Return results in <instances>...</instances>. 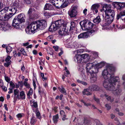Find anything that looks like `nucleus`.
<instances>
[{"instance_id": "nucleus-1", "label": "nucleus", "mask_w": 125, "mask_h": 125, "mask_svg": "<svg viewBox=\"0 0 125 125\" xmlns=\"http://www.w3.org/2000/svg\"><path fill=\"white\" fill-rule=\"evenodd\" d=\"M105 64L104 62H102L99 64L94 65L93 63H88L86 64V70L87 74L91 75L90 81L93 83L96 81L97 76L96 73L98 72V68L103 66Z\"/></svg>"}, {"instance_id": "nucleus-2", "label": "nucleus", "mask_w": 125, "mask_h": 125, "mask_svg": "<svg viewBox=\"0 0 125 125\" xmlns=\"http://www.w3.org/2000/svg\"><path fill=\"white\" fill-rule=\"evenodd\" d=\"M16 12V9L13 7H5L0 11V20L8 21Z\"/></svg>"}, {"instance_id": "nucleus-3", "label": "nucleus", "mask_w": 125, "mask_h": 125, "mask_svg": "<svg viewBox=\"0 0 125 125\" xmlns=\"http://www.w3.org/2000/svg\"><path fill=\"white\" fill-rule=\"evenodd\" d=\"M103 85L107 90H112L114 88V85L116 84V82H119L120 79L118 77H114L112 79L110 78L104 79Z\"/></svg>"}, {"instance_id": "nucleus-4", "label": "nucleus", "mask_w": 125, "mask_h": 125, "mask_svg": "<svg viewBox=\"0 0 125 125\" xmlns=\"http://www.w3.org/2000/svg\"><path fill=\"white\" fill-rule=\"evenodd\" d=\"M36 31L40 30H42L46 26V21L43 20H41L32 22Z\"/></svg>"}, {"instance_id": "nucleus-5", "label": "nucleus", "mask_w": 125, "mask_h": 125, "mask_svg": "<svg viewBox=\"0 0 125 125\" xmlns=\"http://www.w3.org/2000/svg\"><path fill=\"white\" fill-rule=\"evenodd\" d=\"M112 68L109 65H107L103 71L102 75L104 79L110 78L112 79L114 77L113 75H111L110 74L111 71H112Z\"/></svg>"}, {"instance_id": "nucleus-6", "label": "nucleus", "mask_w": 125, "mask_h": 125, "mask_svg": "<svg viewBox=\"0 0 125 125\" xmlns=\"http://www.w3.org/2000/svg\"><path fill=\"white\" fill-rule=\"evenodd\" d=\"M82 25H81L82 28L83 30H86L90 29L92 28L93 26V24L89 21H84L81 22Z\"/></svg>"}, {"instance_id": "nucleus-7", "label": "nucleus", "mask_w": 125, "mask_h": 125, "mask_svg": "<svg viewBox=\"0 0 125 125\" xmlns=\"http://www.w3.org/2000/svg\"><path fill=\"white\" fill-rule=\"evenodd\" d=\"M61 26L62 23L61 21L57 20L54 23L52 24L49 28V30L50 31H54Z\"/></svg>"}, {"instance_id": "nucleus-8", "label": "nucleus", "mask_w": 125, "mask_h": 125, "mask_svg": "<svg viewBox=\"0 0 125 125\" xmlns=\"http://www.w3.org/2000/svg\"><path fill=\"white\" fill-rule=\"evenodd\" d=\"M77 6H74L72 7L71 9L68 11V13L69 16L71 18L76 17L77 14Z\"/></svg>"}, {"instance_id": "nucleus-9", "label": "nucleus", "mask_w": 125, "mask_h": 125, "mask_svg": "<svg viewBox=\"0 0 125 125\" xmlns=\"http://www.w3.org/2000/svg\"><path fill=\"white\" fill-rule=\"evenodd\" d=\"M33 26L32 23L27 26L25 30L27 33L28 34H33L36 32Z\"/></svg>"}, {"instance_id": "nucleus-10", "label": "nucleus", "mask_w": 125, "mask_h": 125, "mask_svg": "<svg viewBox=\"0 0 125 125\" xmlns=\"http://www.w3.org/2000/svg\"><path fill=\"white\" fill-rule=\"evenodd\" d=\"M104 12V14L103 13V15H102L103 17H104V16H108V17H114L115 15V12L114 10H105Z\"/></svg>"}, {"instance_id": "nucleus-11", "label": "nucleus", "mask_w": 125, "mask_h": 125, "mask_svg": "<svg viewBox=\"0 0 125 125\" xmlns=\"http://www.w3.org/2000/svg\"><path fill=\"white\" fill-rule=\"evenodd\" d=\"M62 28L59 30V35L62 36H64L68 35V28L66 26H62Z\"/></svg>"}, {"instance_id": "nucleus-12", "label": "nucleus", "mask_w": 125, "mask_h": 125, "mask_svg": "<svg viewBox=\"0 0 125 125\" xmlns=\"http://www.w3.org/2000/svg\"><path fill=\"white\" fill-rule=\"evenodd\" d=\"M10 28V25L7 23H0V30L5 31L8 30Z\"/></svg>"}, {"instance_id": "nucleus-13", "label": "nucleus", "mask_w": 125, "mask_h": 125, "mask_svg": "<svg viewBox=\"0 0 125 125\" xmlns=\"http://www.w3.org/2000/svg\"><path fill=\"white\" fill-rule=\"evenodd\" d=\"M76 0H59V2L60 3L61 2H62V4L61 5V8H63L66 7V6L64 4H68L71 2H73Z\"/></svg>"}, {"instance_id": "nucleus-14", "label": "nucleus", "mask_w": 125, "mask_h": 125, "mask_svg": "<svg viewBox=\"0 0 125 125\" xmlns=\"http://www.w3.org/2000/svg\"><path fill=\"white\" fill-rule=\"evenodd\" d=\"M117 86H118V88L116 89H115V86L114 85V88L113 90H111L112 92L115 95H120L121 92L122 90L121 89L119 88V87H120V85L119 84H118Z\"/></svg>"}, {"instance_id": "nucleus-15", "label": "nucleus", "mask_w": 125, "mask_h": 125, "mask_svg": "<svg viewBox=\"0 0 125 125\" xmlns=\"http://www.w3.org/2000/svg\"><path fill=\"white\" fill-rule=\"evenodd\" d=\"M17 18L19 21V23H21L25 22V17L24 14L21 13L18 15Z\"/></svg>"}, {"instance_id": "nucleus-16", "label": "nucleus", "mask_w": 125, "mask_h": 125, "mask_svg": "<svg viewBox=\"0 0 125 125\" xmlns=\"http://www.w3.org/2000/svg\"><path fill=\"white\" fill-rule=\"evenodd\" d=\"M105 21L106 24L107 25L111 23L113 21L114 17H108V16H104L103 17Z\"/></svg>"}, {"instance_id": "nucleus-17", "label": "nucleus", "mask_w": 125, "mask_h": 125, "mask_svg": "<svg viewBox=\"0 0 125 125\" xmlns=\"http://www.w3.org/2000/svg\"><path fill=\"white\" fill-rule=\"evenodd\" d=\"M49 1L52 3V5L55 6L56 7L59 8V7L60 5H58L57 4L59 3V0H48Z\"/></svg>"}, {"instance_id": "nucleus-18", "label": "nucleus", "mask_w": 125, "mask_h": 125, "mask_svg": "<svg viewBox=\"0 0 125 125\" xmlns=\"http://www.w3.org/2000/svg\"><path fill=\"white\" fill-rule=\"evenodd\" d=\"M74 58L75 61H76L77 63H81L82 60V57H81V55H80L77 54L76 55Z\"/></svg>"}, {"instance_id": "nucleus-19", "label": "nucleus", "mask_w": 125, "mask_h": 125, "mask_svg": "<svg viewBox=\"0 0 125 125\" xmlns=\"http://www.w3.org/2000/svg\"><path fill=\"white\" fill-rule=\"evenodd\" d=\"M113 5L114 7L118 10H121L122 8L121 6L120 2H115L113 3Z\"/></svg>"}, {"instance_id": "nucleus-20", "label": "nucleus", "mask_w": 125, "mask_h": 125, "mask_svg": "<svg viewBox=\"0 0 125 125\" xmlns=\"http://www.w3.org/2000/svg\"><path fill=\"white\" fill-rule=\"evenodd\" d=\"M53 9V8L52 5L50 4H46L44 8V9L45 10H51Z\"/></svg>"}, {"instance_id": "nucleus-21", "label": "nucleus", "mask_w": 125, "mask_h": 125, "mask_svg": "<svg viewBox=\"0 0 125 125\" xmlns=\"http://www.w3.org/2000/svg\"><path fill=\"white\" fill-rule=\"evenodd\" d=\"M89 89L91 91L97 90L98 89V86L95 85H93L89 86Z\"/></svg>"}, {"instance_id": "nucleus-22", "label": "nucleus", "mask_w": 125, "mask_h": 125, "mask_svg": "<svg viewBox=\"0 0 125 125\" xmlns=\"http://www.w3.org/2000/svg\"><path fill=\"white\" fill-rule=\"evenodd\" d=\"M104 96L106 98V99L107 100L109 101L110 102H112L114 100V99L113 97L108 96L106 94H105L104 95H101L100 96L101 97H103Z\"/></svg>"}, {"instance_id": "nucleus-23", "label": "nucleus", "mask_w": 125, "mask_h": 125, "mask_svg": "<svg viewBox=\"0 0 125 125\" xmlns=\"http://www.w3.org/2000/svg\"><path fill=\"white\" fill-rule=\"evenodd\" d=\"M85 32L87 38L88 37L93 35L95 31L94 30H92Z\"/></svg>"}, {"instance_id": "nucleus-24", "label": "nucleus", "mask_w": 125, "mask_h": 125, "mask_svg": "<svg viewBox=\"0 0 125 125\" xmlns=\"http://www.w3.org/2000/svg\"><path fill=\"white\" fill-rule=\"evenodd\" d=\"M20 6V4L18 2L15 1L14 2L12 6H10L9 7H13L14 8H15L16 9V12L17 10V8H19Z\"/></svg>"}, {"instance_id": "nucleus-25", "label": "nucleus", "mask_w": 125, "mask_h": 125, "mask_svg": "<svg viewBox=\"0 0 125 125\" xmlns=\"http://www.w3.org/2000/svg\"><path fill=\"white\" fill-rule=\"evenodd\" d=\"M60 114L62 116H63L62 118V120L64 121L66 119H67V118H66V115H65V113L63 111H60Z\"/></svg>"}, {"instance_id": "nucleus-26", "label": "nucleus", "mask_w": 125, "mask_h": 125, "mask_svg": "<svg viewBox=\"0 0 125 125\" xmlns=\"http://www.w3.org/2000/svg\"><path fill=\"white\" fill-rule=\"evenodd\" d=\"M58 89L61 93L65 95L66 94V91L64 88L62 86L60 87H58Z\"/></svg>"}, {"instance_id": "nucleus-27", "label": "nucleus", "mask_w": 125, "mask_h": 125, "mask_svg": "<svg viewBox=\"0 0 125 125\" xmlns=\"http://www.w3.org/2000/svg\"><path fill=\"white\" fill-rule=\"evenodd\" d=\"M125 15V10L121 12L119 14L117 15V19L118 20L121 18V17Z\"/></svg>"}, {"instance_id": "nucleus-28", "label": "nucleus", "mask_w": 125, "mask_h": 125, "mask_svg": "<svg viewBox=\"0 0 125 125\" xmlns=\"http://www.w3.org/2000/svg\"><path fill=\"white\" fill-rule=\"evenodd\" d=\"M99 7L100 5L98 4H94L92 6L91 9L92 10H94L95 9H97Z\"/></svg>"}, {"instance_id": "nucleus-29", "label": "nucleus", "mask_w": 125, "mask_h": 125, "mask_svg": "<svg viewBox=\"0 0 125 125\" xmlns=\"http://www.w3.org/2000/svg\"><path fill=\"white\" fill-rule=\"evenodd\" d=\"M78 38L79 39L87 38V35L86 34V32H85L81 33L78 35Z\"/></svg>"}, {"instance_id": "nucleus-30", "label": "nucleus", "mask_w": 125, "mask_h": 125, "mask_svg": "<svg viewBox=\"0 0 125 125\" xmlns=\"http://www.w3.org/2000/svg\"><path fill=\"white\" fill-rule=\"evenodd\" d=\"M59 118L58 114H57L56 115L53 116V122L54 124H56L58 121V119Z\"/></svg>"}, {"instance_id": "nucleus-31", "label": "nucleus", "mask_w": 125, "mask_h": 125, "mask_svg": "<svg viewBox=\"0 0 125 125\" xmlns=\"http://www.w3.org/2000/svg\"><path fill=\"white\" fill-rule=\"evenodd\" d=\"M88 89H85L83 91V95L86 94L87 95H89L91 94L89 91Z\"/></svg>"}, {"instance_id": "nucleus-32", "label": "nucleus", "mask_w": 125, "mask_h": 125, "mask_svg": "<svg viewBox=\"0 0 125 125\" xmlns=\"http://www.w3.org/2000/svg\"><path fill=\"white\" fill-rule=\"evenodd\" d=\"M101 21V19L100 17L98 16L93 20V21L94 23H99Z\"/></svg>"}, {"instance_id": "nucleus-33", "label": "nucleus", "mask_w": 125, "mask_h": 125, "mask_svg": "<svg viewBox=\"0 0 125 125\" xmlns=\"http://www.w3.org/2000/svg\"><path fill=\"white\" fill-rule=\"evenodd\" d=\"M20 99H25V95L24 91H22L20 93Z\"/></svg>"}, {"instance_id": "nucleus-34", "label": "nucleus", "mask_w": 125, "mask_h": 125, "mask_svg": "<svg viewBox=\"0 0 125 125\" xmlns=\"http://www.w3.org/2000/svg\"><path fill=\"white\" fill-rule=\"evenodd\" d=\"M106 8L105 10H111V6L110 4H104L103 7V8Z\"/></svg>"}, {"instance_id": "nucleus-35", "label": "nucleus", "mask_w": 125, "mask_h": 125, "mask_svg": "<svg viewBox=\"0 0 125 125\" xmlns=\"http://www.w3.org/2000/svg\"><path fill=\"white\" fill-rule=\"evenodd\" d=\"M19 21L17 18L14 19L13 21L12 26H14V25L16 24H19Z\"/></svg>"}, {"instance_id": "nucleus-36", "label": "nucleus", "mask_w": 125, "mask_h": 125, "mask_svg": "<svg viewBox=\"0 0 125 125\" xmlns=\"http://www.w3.org/2000/svg\"><path fill=\"white\" fill-rule=\"evenodd\" d=\"M113 26L114 27H116L118 29H122L125 28V26H121L119 25H116L114 24Z\"/></svg>"}, {"instance_id": "nucleus-37", "label": "nucleus", "mask_w": 125, "mask_h": 125, "mask_svg": "<svg viewBox=\"0 0 125 125\" xmlns=\"http://www.w3.org/2000/svg\"><path fill=\"white\" fill-rule=\"evenodd\" d=\"M6 49L7 53L10 52L12 51V48L9 46H7L6 47Z\"/></svg>"}, {"instance_id": "nucleus-38", "label": "nucleus", "mask_w": 125, "mask_h": 125, "mask_svg": "<svg viewBox=\"0 0 125 125\" xmlns=\"http://www.w3.org/2000/svg\"><path fill=\"white\" fill-rule=\"evenodd\" d=\"M81 57H82V60L83 59H86V60H87V59H88V54H82L81 55Z\"/></svg>"}, {"instance_id": "nucleus-39", "label": "nucleus", "mask_w": 125, "mask_h": 125, "mask_svg": "<svg viewBox=\"0 0 125 125\" xmlns=\"http://www.w3.org/2000/svg\"><path fill=\"white\" fill-rule=\"evenodd\" d=\"M32 8H30L29 9L28 13V14L30 16V18L31 19H33V18L31 17V15L32 12Z\"/></svg>"}, {"instance_id": "nucleus-40", "label": "nucleus", "mask_w": 125, "mask_h": 125, "mask_svg": "<svg viewBox=\"0 0 125 125\" xmlns=\"http://www.w3.org/2000/svg\"><path fill=\"white\" fill-rule=\"evenodd\" d=\"M122 79L123 81L122 84L125 89V74L123 75L122 77Z\"/></svg>"}, {"instance_id": "nucleus-41", "label": "nucleus", "mask_w": 125, "mask_h": 125, "mask_svg": "<svg viewBox=\"0 0 125 125\" xmlns=\"http://www.w3.org/2000/svg\"><path fill=\"white\" fill-rule=\"evenodd\" d=\"M44 15L46 17L50 16H51V14L50 13L46 11L44 12Z\"/></svg>"}, {"instance_id": "nucleus-42", "label": "nucleus", "mask_w": 125, "mask_h": 125, "mask_svg": "<svg viewBox=\"0 0 125 125\" xmlns=\"http://www.w3.org/2000/svg\"><path fill=\"white\" fill-rule=\"evenodd\" d=\"M36 115L37 117L39 119L41 118V116L39 112H37L36 113Z\"/></svg>"}, {"instance_id": "nucleus-43", "label": "nucleus", "mask_w": 125, "mask_h": 125, "mask_svg": "<svg viewBox=\"0 0 125 125\" xmlns=\"http://www.w3.org/2000/svg\"><path fill=\"white\" fill-rule=\"evenodd\" d=\"M24 85L27 88H29L30 87V85L27 82H24Z\"/></svg>"}, {"instance_id": "nucleus-44", "label": "nucleus", "mask_w": 125, "mask_h": 125, "mask_svg": "<svg viewBox=\"0 0 125 125\" xmlns=\"http://www.w3.org/2000/svg\"><path fill=\"white\" fill-rule=\"evenodd\" d=\"M19 91L17 89H15L14 90V94L15 95L18 96Z\"/></svg>"}, {"instance_id": "nucleus-45", "label": "nucleus", "mask_w": 125, "mask_h": 125, "mask_svg": "<svg viewBox=\"0 0 125 125\" xmlns=\"http://www.w3.org/2000/svg\"><path fill=\"white\" fill-rule=\"evenodd\" d=\"M33 93V90L31 88H30L29 91L28 93L27 94V95H31Z\"/></svg>"}, {"instance_id": "nucleus-46", "label": "nucleus", "mask_w": 125, "mask_h": 125, "mask_svg": "<svg viewBox=\"0 0 125 125\" xmlns=\"http://www.w3.org/2000/svg\"><path fill=\"white\" fill-rule=\"evenodd\" d=\"M11 61H10L9 62H6V63H4V65L6 67H8L10 64H11Z\"/></svg>"}, {"instance_id": "nucleus-47", "label": "nucleus", "mask_w": 125, "mask_h": 125, "mask_svg": "<svg viewBox=\"0 0 125 125\" xmlns=\"http://www.w3.org/2000/svg\"><path fill=\"white\" fill-rule=\"evenodd\" d=\"M24 115L23 114L19 113L17 115V116L18 118L20 119Z\"/></svg>"}, {"instance_id": "nucleus-48", "label": "nucleus", "mask_w": 125, "mask_h": 125, "mask_svg": "<svg viewBox=\"0 0 125 125\" xmlns=\"http://www.w3.org/2000/svg\"><path fill=\"white\" fill-rule=\"evenodd\" d=\"M20 52L22 54L24 55H26V53L24 49L23 48H21L20 50Z\"/></svg>"}, {"instance_id": "nucleus-49", "label": "nucleus", "mask_w": 125, "mask_h": 125, "mask_svg": "<svg viewBox=\"0 0 125 125\" xmlns=\"http://www.w3.org/2000/svg\"><path fill=\"white\" fill-rule=\"evenodd\" d=\"M36 121V120L33 118H32L31 119L30 122L31 124V125H33L35 122Z\"/></svg>"}, {"instance_id": "nucleus-50", "label": "nucleus", "mask_w": 125, "mask_h": 125, "mask_svg": "<svg viewBox=\"0 0 125 125\" xmlns=\"http://www.w3.org/2000/svg\"><path fill=\"white\" fill-rule=\"evenodd\" d=\"M10 84L11 87H12L13 89H14L15 88V85L14 83L11 81H10Z\"/></svg>"}, {"instance_id": "nucleus-51", "label": "nucleus", "mask_w": 125, "mask_h": 125, "mask_svg": "<svg viewBox=\"0 0 125 125\" xmlns=\"http://www.w3.org/2000/svg\"><path fill=\"white\" fill-rule=\"evenodd\" d=\"M14 26H12L15 28L16 29H19L20 28L19 24H16L14 25Z\"/></svg>"}, {"instance_id": "nucleus-52", "label": "nucleus", "mask_w": 125, "mask_h": 125, "mask_svg": "<svg viewBox=\"0 0 125 125\" xmlns=\"http://www.w3.org/2000/svg\"><path fill=\"white\" fill-rule=\"evenodd\" d=\"M14 26H12L15 28L16 29H19L20 28L19 24H16L14 25Z\"/></svg>"}, {"instance_id": "nucleus-53", "label": "nucleus", "mask_w": 125, "mask_h": 125, "mask_svg": "<svg viewBox=\"0 0 125 125\" xmlns=\"http://www.w3.org/2000/svg\"><path fill=\"white\" fill-rule=\"evenodd\" d=\"M120 4H121V6L122 9L125 8V2H120Z\"/></svg>"}, {"instance_id": "nucleus-54", "label": "nucleus", "mask_w": 125, "mask_h": 125, "mask_svg": "<svg viewBox=\"0 0 125 125\" xmlns=\"http://www.w3.org/2000/svg\"><path fill=\"white\" fill-rule=\"evenodd\" d=\"M5 80L8 83H9L10 81V79L7 76H5Z\"/></svg>"}, {"instance_id": "nucleus-55", "label": "nucleus", "mask_w": 125, "mask_h": 125, "mask_svg": "<svg viewBox=\"0 0 125 125\" xmlns=\"http://www.w3.org/2000/svg\"><path fill=\"white\" fill-rule=\"evenodd\" d=\"M11 58L9 56H8L6 58L5 61L6 62H9L10 61H11L10 60Z\"/></svg>"}, {"instance_id": "nucleus-56", "label": "nucleus", "mask_w": 125, "mask_h": 125, "mask_svg": "<svg viewBox=\"0 0 125 125\" xmlns=\"http://www.w3.org/2000/svg\"><path fill=\"white\" fill-rule=\"evenodd\" d=\"M33 106L35 108L37 107L38 106L37 102L33 101Z\"/></svg>"}, {"instance_id": "nucleus-57", "label": "nucleus", "mask_w": 125, "mask_h": 125, "mask_svg": "<svg viewBox=\"0 0 125 125\" xmlns=\"http://www.w3.org/2000/svg\"><path fill=\"white\" fill-rule=\"evenodd\" d=\"M41 76L42 77V78L43 80L44 81L46 80L47 78L46 77H44V74L43 73H41Z\"/></svg>"}, {"instance_id": "nucleus-58", "label": "nucleus", "mask_w": 125, "mask_h": 125, "mask_svg": "<svg viewBox=\"0 0 125 125\" xmlns=\"http://www.w3.org/2000/svg\"><path fill=\"white\" fill-rule=\"evenodd\" d=\"M52 39L53 36H49L47 38V40L49 41H51Z\"/></svg>"}, {"instance_id": "nucleus-59", "label": "nucleus", "mask_w": 125, "mask_h": 125, "mask_svg": "<svg viewBox=\"0 0 125 125\" xmlns=\"http://www.w3.org/2000/svg\"><path fill=\"white\" fill-rule=\"evenodd\" d=\"M81 101L82 102H83L84 104V105H85V106H90L91 105V104H89V103L86 104L83 100H81Z\"/></svg>"}, {"instance_id": "nucleus-60", "label": "nucleus", "mask_w": 125, "mask_h": 125, "mask_svg": "<svg viewBox=\"0 0 125 125\" xmlns=\"http://www.w3.org/2000/svg\"><path fill=\"white\" fill-rule=\"evenodd\" d=\"M2 88V89L4 91L6 92L7 91V88L4 86L3 85V86L1 87Z\"/></svg>"}, {"instance_id": "nucleus-61", "label": "nucleus", "mask_w": 125, "mask_h": 125, "mask_svg": "<svg viewBox=\"0 0 125 125\" xmlns=\"http://www.w3.org/2000/svg\"><path fill=\"white\" fill-rule=\"evenodd\" d=\"M105 106L107 108V109L108 110H109L111 108V106L110 105H109L108 104H106L105 105Z\"/></svg>"}, {"instance_id": "nucleus-62", "label": "nucleus", "mask_w": 125, "mask_h": 125, "mask_svg": "<svg viewBox=\"0 0 125 125\" xmlns=\"http://www.w3.org/2000/svg\"><path fill=\"white\" fill-rule=\"evenodd\" d=\"M53 48L54 49V50L56 51H57L58 50L59 47L58 46H53Z\"/></svg>"}, {"instance_id": "nucleus-63", "label": "nucleus", "mask_w": 125, "mask_h": 125, "mask_svg": "<svg viewBox=\"0 0 125 125\" xmlns=\"http://www.w3.org/2000/svg\"><path fill=\"white\" fill-rule=\"evenodd\" d=\"M93 54V55L94 56V58H96L98 57V54L97 52H94Z\"/></svg>"}, {"instance_id": "nucleus-64", "label": "nucleus", "mask_w": 125, "mask_h": 125, "mask_svg": "<svg viewBox=\"0 0 125 125\" xmlns=\"http://www.w3.org/2000/svg\"><path fill=\"white\" fill-rule=\"evenodd\" d=\"M71 26L72 27V28H74L75 26V23L73 22H71Z\"/></svg>"}]
</instances>
